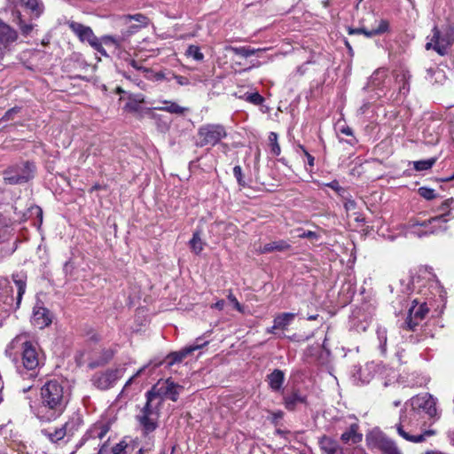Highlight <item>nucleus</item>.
Returning <instances> with one entry per match:
<instances>
[{
  "label": "nucleus",
  "mask_w": 454,
  "mask_h": 454,
  "mask_svg": "<svg viewBox=\"0 0 454 454\" xmlns=\"http://www.w3.org/2000/svg\"><path fill=\"white\" fill-rule=\"evenodd\" d=\"M17 243H18V239H16L12 246H10L5 251H4V255H11L12 254L15 250L17 249Z\"/></svg>",
  "instance_id": "56"
},
{
  "label": "nucleus",
  "mask_w": 454,
  "mask_h": 454,
  "mask_svg": "<svg viewBox=\"0 0 454 454\" xmlns=\"http://www.w3.org/2000/svg\"><path fill=\"white\" fill-rule=\"evenodd\" d=\"M129 64H130V66H131L132 67H134L135 69L139 70V69L141 68L140 67H138V65H137V61H136V60H134V59H131Z\"/></svg>",
  "instance_id": "63"
},
{
  "label": "nucleus",
  "mask_w": 454,
  "mask_h": 454,
  "mask_svg": "<svg viewBox=\"0 0 454 454\" xmlns=\"http://www.w3.org/2000/svg\"><path fill=\"white\" fill-rule=\"evenodd\" d=\"M354 376L356 379H358L362 384L369 383L370 380L373 378V374L372 373L368 365L360 368Z\"/></svg>",
  "instance_id": "37"
},
{
  "label": "nucleus",
  "mask_w": 454,
  "mask_h": 454,
  "mask_svg": "<svg viewBox=\"0 0 454 454\" xmlns=\"http://www.w3.org/2000/svg\"><path fill=\"white\" fill-rule=\"evenodd\" d=\"M35 172V164L25 161L7 168L4 173V180L9 184H24L34 177Z\"/></svg>",
  "instance_id": "8"
},
{
  "label": "nucleus",
  "mask_w": 454,
  "mask_h": 454,
  "mask_svg": "<svg viewBox=\"0 0 454 454\" xmlns=\"http://www.w3.org/2000/svg\"><path fill=\"white\" fill-rule=\"evenodd\" d=\"M125 23L131 21L132 20L141 23L145 24L146 23V17L143 14L137 13L135 15H126L122 17Z\"/></svg>",
  "instance_id": "49"
},
{
  "label": "nucleus",
  "mask_w": 454,
  "mask_h": 454,
  "mask_svg": "<svg viewBox=\"0 0 454 454\" xmlns=\"http://www.w3.org/2000/svg\"><path fill=\"white\" fill-rule=\"evenodd\" d=\"M12 231L11 219L0 215V239H6L11 234Z\"/></svg>",
  "instance_id": "31"
},
{
  "label": "nucleus",
  "mask_w": 454,
  "mask_h": 454,
  "mask_svg": "<svg viewBox=\"0 0 454 454\" xmlns=\"http://www.w3.org/2000/svg\"><path fill=\"white\" fill-rule=\"evenodd\" d=\"M121 376V369H108L105 372H96L91 378V382L97 388L107 390L113 387Z\"/></svg>",
  "instance_id": "11"
},
{
  "label": "nucleus",
  "mask_w": 454,
  "mask_h": 454,
  "mask_svg": "<svg viewBox=\"0 0 454 454\" xmlns=\"http://www.w3.org/2000/svg\"><path fill=\"white\" fill-rule=\"evenodd\" d=\"M162 106H155L154 109L165 111L169 114L177 115H184L189 111V108L181 106L177 103L173 101L164 100L162 101Z\"/></svg>",
  "instance_id": "27"
},
{
  "label": "nucleus",
  "mask_w": 454,
  "mask_h": 454,
  "mask_svg": "<svg viewBox=\"0 0 454 454\" xmlns=\"http://www.w3.org/2000/svg\"><path fill=\"white\" fill-rule=\"evenodd\" d=\"M379 448L383 454H402L396 443L389 438H381L379 442Z\"/></svg>",
  "instance_id": "28"
},
{
  "label": "nucleus",
  "mask_w": 454,
  "mask_h": 454,
  "mask_svg": "<svg viewBox=\"0 0 454 454\" xmlns=\"http://www.w3.org/2000/svg\"><path fill=\"white\" fill-rule=\"evenodd\" d=\"M230 302L232 303L233 307L240 313H244V307L239 302L237 298L232 294L231 292L227 296Z\"/></svg>",
  "instance_id": "53"
},
{
  "label": "nucleus",
  "mask_w": 454,
  "mask_h": 454,
  "mask_svg": "<svg viewBox=\"0 0 454 454\" xmlns=\"http://www.w3.org/2000/svg\"><path fill=\"white\" fill-rule=\"evenodd\" d=\"M143 97L141 95L137 96L136 99H129L125 104V109L129 112H138L140 110V103L143 102Z\"/></svg>",
  "instance_id": "44"
},
{
  "label": "nucleus",
  "mask_w": 454,
  "mask_h": 454,
  "mask_svg": "<svg viewBox=\"0 0 454 454\" xmlns=\"http://www.w3.org/2000/svg\"><path fill=\"white\" fill-rule=\"evenodd\" d=\"M230 51H232L235 55L240 56L242 58H248L254 55L257 51H260L261 49H254L251 47H231Z\"/></svg>",
  "instance_id": "35"
},
{
  "label": "nucleus",
  "mask_w": 454,
  "mask_h": 454,
  "mask_svg": "<svg viewBox=\"0 0 454 454\" xmlns=\"http://www.w3.org/2000/svg\"><path fill=\"white\" fill-rule=\"evenodd\" d=\"M68 27L82 43H87L102 56H108L106 49L100 45L99 38L95 35L91 27L76 21L68 22Z\"/></svg>",
  "instance_id": "9"
},
{
  "label": "nucleus",
  "mask_w": 454,
  "mask_h": 454,
  "mask_svg": "<svg viewBox=\"0 0 454 454\" xmlns=\"http://www.w3.org/2000/svg\"><path fill=\"white\" fill-rule=\"evenodd\" d=\"M102 188V186L98 184H95L90 189V192H93L95 191H98Z\"/></svg>",
  "instance_id": "62"
},
{
  "label": "nucleus",
  "mask_w": 454,
  "mask_h": 454,
  "mask_svg": "<svg viewBox=\"0 0 454 454\" xmlns=\"http://www.w3.org/2000/svg\"><path fill=\"white\" fill-rule=\"evenodd\" d=\"M454 208V198H450L442 202V204L435 209L440 212L438 215L431 217L428 220L423 222H418L412 223V227L415 226H427V223H447L450 219L454 217L451 210Z\"/></svg>",
  "instance_id": "13"
},
{
  "label": "nucleus",
  "mask_w": 454,
  "mask_h": 454,
  "mask_svg": "<svg viewBox=\"0 0 454 454\" xmlns=\"http://www.w3.org/2000/svg\"><path fill=\"white\" fill-rule=\"evenodd\" d=\"M426 227H429V230L426 231L425 234H434L440 231H445L447 230L446 223H427Z\"/></svg>",
  "instance_id": "46"
},
{
  "label": "nucleus",
  "mask_w": 454,
  "mask_h": 454,
  "mask_svg": "<svg viewBox=\"0 0 454 454\" xmlns=\"http://www.w3.org/2000/svg\"><path fill=\"white\" fill-rule=\"evenodd\" d=\"M155 388L146 392V403L136 417L145 436L154 432L159 426L158 420L162 399L155 395Z\"/></svg>",
  "instance_id": "4"
},
{
  "label": "nucleus",
  "mask_w": 454,
  "mask_h": 454,
  "mask_svg": "<svg viewBox=\"0 0 454 454\" xmlns=\"http://www.w3.org/2000/svg\"><path fill=\"white\" fill-rule=\"evenodd\" d=\"M305 403L306 396L302 395L299 390H294L284 396V404L288 411H294L298 404Z\"/></svg>",
  "instance_id": "26"
},
{
  "label": "nucleus",
  "mask_w": 454,
  "mask_h": 454,
  "mask_svg": "<svg viewBox=\"0 0 454 454\" xmlns=\"http://www.w3.org/2000/svg\"><path fill=\"white\" fill-rule=\"evenodd\" d=\"M305 157L307 159V164L312 168L315 164V158L309 152H305Z\"/></svg>",
  "instance_id": "57"
},
{
  "label": "nucleus",
  "mask_w": 454,
  "mask_h": 454,
  "mask_svg": "<svg viewBox=\"0 0 454 454\" xmlns=\"http://www.w3.org/2000/svg\"><path fill=\"white\" fill-rule=\"evenodd\" d=\"M407 403L409 409L427 423V420L437 417L435 399L429 394L415 395Z\"/></svg>",
  "instance_id": "5"
},
{
  "label": "nucleus",
  "mask_w": 454,
  "mask_h": 454,
  "mask_svg": "<svg viewBox=\"0 0 454 454\" xmlns=\"http://www.w3.org/2000/svg\"><path fill=\"white\" fill-rule=\"evenodd\" d=\"M233 176H235L239 186H247V183L244 179L242 168L240 166L237 165L233 168Z\"/></svg>",
  "instance_id": "48"
},
{
  "label": "nucleus",
  "mask_w": 454,
  "mask_h": 454,
  "mask_svg": "<svg viewBox=\"0 0 454 454\" xmlns=\"http://www.w3.org/2000/svg\"><path fill=\"white\" fill-rule=\"evenodd\" d=\"M301 239H309L310 240H318L320 235L312 231H303L301 233L298 235Z\"/></svg>",
  "instance_id": "50"
},
{
  "label": "nucleus",
  "mask_w": 454,
  "mask_h": 454,
  "mask_svg": "<svg viewBox=\"0 0 454 454\" xmlns=\"http://www.w3.org/2000/svg\"><path fill=\"white\" fill-rule=\"evenodd\" d=\"M419 194L427 200H432L437 198V193L432 188L422 186L418 190Z\"/></svg>",
  "instance_id": "45"
},
{
  "label": "nucleus",
  "mask_w": 454,
  "mask_h": 454,
  "mask_svg": "<svg viewBox=\"0 0 454 454\" xmlns=\"http://www.w3.org/2000/svg\"><path fill=\"white\" fill-rule=\"evenodd\" d=\"M428 312L429 309L426 302L419 303L417 300H414L412 306L409 309L404 328L413 332L417 331V327L425 319Z\"/></svg>",
  "instance_id": "12"
},
{
  "label": "nucleus",
  "mask_w": 454,
  "mask_h": 454,
  "mask_svg": "<svg viewBox=\"0 0 454 454\" xmlns=\"http://www.w3.org/2000/svg\"><path fill=\"white\" fill-rule=\"evenodd\" d=\"M35 210L37 212L38 216H40V222H42V217H43V211H42V209L40 207H36Z\"/></svg>",
  "instance_id": "64"
},
{
  "label": "nucleus",
  "mask_w": 454,
  "mask_h": 454,
  "mask_svg": "<svg viewBox=\"0 0 454 454\" xmlns=\"http://www.w3.org/2000/svg\"><path fill=\"white\" fill-rule=\"evenodd\" d=\"M453 42L454 31L450 26H445L442 28L434 27L430 41L426 44V49H433L439 55L444 56L447 54L448 49L452 45Z\"/></svg>",
  "instance_id": "6"
},
{
  "label": "nucleus",
  "mask_w": 454,
  "mask_h": 454,
  "mask_svg": "<svg viewBox=\"0 0 454 454\" xmlns=\"http://www.w3.org/2000/svg\"><path fill=\"white\" fill-rule=\"evenodd\" d=\"M339 132L340 134H343V135H346V136H348L349 138L344 140V142H346L347 144L350 145H355L356 143H357V139L356 138V137L353 135V130L351 128H349L348 126H342L339 129ZM340 142H343V139L342 138H340Z\"/></svg>",
  "instance_id": "38"
},
{
  "label": "nucleus",
  "mask_w": 454,
  "mask_h": 454,
  "mask_svg": "<svg viewBox=\"0 0 454 454\" xmlns=\"http://www.w3.org/2000/svg\"><path fill=\"white\" fill-rule=\"evenodd\" d=\"M295 318L294 313L285 312L277 315L273 320V325L266 329L267 333L278 334L277 331H286Z\"/></svg>",
  "instance_id": "17"
},
{
  "label": "nucleus",
  "mask_w": 454,
  "mask_h": 454,
  "mask_svg": "<svg viewBox=\"0 0 454 454\" xmlns=\"http://www.w3.org/2000/svg\"><path fill=\"white\" fill-rule=\"evenodd\" d=\"M189 244L192 251L196 254H199L203 250L204 243L201 240L200 231L193 232Z\"/></svg>",
  "instance_id": "36"
},
{
  "label": "nucleus",
  "mask_w": 454,
  "mask_h": 454,
  "mask_svg": "<svg viewBox=\"0 0 454 454\" xmlns=\"http://www.w3.org/2000/svg\"><path fill=\"white\" fill-rule=\"evenodd\" d=\"M409 79L410 75L406 73H402L396 76V82L399 84V94L406 96L410 91Z\"/></svg>",
  "instance_id": "30"
},
{
  "label": "nucleus",
  "mask_w": 454,
  "mask_h": 454,
  "mask_svg": "<svg viewBox=\"0 0 454 454\" xmlns=\"http://www.w3.org/2000/svg\"><path fill=\"white\" fill-rule=\"evenodd\" d=\"M155 388V395L160 397L162 396L170 399L173 402L177 401L180 391L184 389V387L175 383L170 379L166 380L163 382H158L153 388Z\"/></svg>",
  "instance_id": "14"
},
{
  "label": "nucleus",
  "mask_w": 454,
  "mask_h": 454,
  "mask_svg": "<svg viewBox=\"0 0 454 454\" xmlns=\"http://www.w3.org/2000/svg\"><path fill=\"white\" fill-rule=\"evenodd\" d=\"M387 329L381 326H379L376 331L377 339L379 341V349L380 354L385 356L387 354Z\"/></svg>",
  "instance_id": "29"
},
{
  "label": "nucleus",
  "mask_w": 454,
  "mask_h": 454,
  "mask_svg": "<svg viewBox=\"0 0 454 454\" xmlns=\"http://www.w3.org/2000/svg\"><path fill=\"white\" fill-rule=\"evenodd\" d=\"M75 430L76 425L74 421L69 420L67 421L60 427L56 428L53 432H51L48 429H43L41 433L43 435L47 437L51 442L57 443L59 441L63 440L66 436L73 435Z\"/></svg>",
  "instance_id": "15"
},
{
  "label": "nucleus",
  "mask_w": 454,
  "mask_h": 454,
  "mask_svg": "<svg viewBox=\"0 0 454 454\" xmlns=\"http://www.w3.org/2000/svg\"><path fill=\"white\" fill-rule=\"evenodd\" d=\"M225 305L224 300H218L215 303H214L211 308L216 309L218 310H222Z\"/></svg>",
  "instance_id": "59"
},
{
  "label": "nucleus",
  "mask_w": 454,
  "mask_h": 454,
  "mask_svg": "<svg viewBox=\"0 0 454 454\" xmlns=\"http://www.w3.org/2000/svg\"><path fill=\"white\" fill-rule=\"evenodd\" d=\"M318 445L322 454H345L343 447L330 436L324 435L320 437Z\"/></svg>",
  "instance_id": "19"
},
{
  "label": "nucleus",
  "mask_w": 454,
  "mask_h": 454,
  "mask_svg": "<svg viewBox=\"0 0 454 454\" xmlns=\"http://www.w3.org/2000/svg\"><path fill=\"white\" fill-rule=\"evenodd\" d=\"M243 98L254 106H260L264 102V98L258 92L246 93Z\"/></svg>",
  "instance_id": "42"
},
{
  "label": "nucleus",
  "mask_w": 454,
  "mask_h": 454,
  "mask_svg": "<svg viewBox=\"0 0 454 454\" xmlns=\"http://www.w3.org/2000/svg\"><path fill=\"white\" fill-rule=\"evenodd\" d=\"M387 76V71L385 69H377L370 77L369 85L376 88L379 87Z\"/></svg>",
  "instance_id": "33"
},
{
  "label": "nucleus",
  "mask_w": 454,
  "mask_h": 454,
  "mask_svg": "<svg viewBox=\"0 0 454 454\" xmlns=\"http://www.w3.org/2000/svg\"><path fill=\"white\" fill-rule=\"evenodd\" d=\"M270 152L273 155L278 156L281 153L280 145L278 143V134L270 132L269 135Z\"/></svg>",
  "instance_id": "41"
},
{
  "label": "nucleus",
  "mask_w": 454,
  "mask_h": 454,
  "mask_svg": "<svg viewBox=\"0 0 454 454\" xmlns=\"http://www.w3.org/2000/svg\"><path fill=\"white\" fill-rule=\"evenodd\" d=\"M416 414L409 409L408 403H405L401 410L395 429L397 434L407 442L419 443L435 434V431L426 429L427 422Z\"/></svg>",
  "instance_id": "3"
},
{
  "label": "nucleus",
  "mask_w": 454,
  "mask_h": 454,
  "mask_svg": "<svg viewBox=\"0 0 454 454\" xmlns=\"http://www.w3.org/2000/svg\"><path fill=\"white\" fill-rule=\"evenodd\" d=\"M21 347V364L16 365L17 371L23 375L26 372H29V377H35L38 369L43 365L44 357L38 346L27 340L26 334H19L12 340L5 349V355L9 356L14 364L18 359L12 356V350Z\"/></svg>",
  "instance_id": "2"
},
{
  "label": "nucleus",
  "mask_w": 454,
  "mask_h": 454,
  "mask_svg": "<svg viewBox=\"0 0 454 454\" xmlns=\"http://www.w3.org/2000/svg\"><path fill=\"white\" fill-rule=\"evenodd\" d=\"M100 45L104 47L106 46H114V48H119L121 45V41L119 38H116L112 35H104L99 38Z\"/></svg>",
  "instance_id": "43"
},
{
  "label": "nucleus",
  "mask_w": 454,
  "mask_h": 454,
  "mask_svg": "<svg viewBox=\"0 0 454 454\" xmlns=\"http://www.w3.org/2000/svg\"><path fill=\"white\" fill-rule=\"evenodd\" d=\"M198 140L195 145L197 147L207 145L215 146L223 138L227 137V131L223 125L218 123H207L201 125L197 132Z\"/></svg>",
  "instance_id": "7"
},
{
  "label": "nucleus",
  "mask_w": 454,
  "mask_h": 454,
  "mask_svg": "<svg viewBox=\"0 0 454 454\" xmlns=\"http://www.w3.org/2000/svg\"><path fill=\"white\" fill-rule=\"evenodd\" d=\"M348 454H367L365 450L362 448L355 447L353 448Z\"/></svg>",
  "instance_id": "60"
},
{
  "label": "nucleus",
  "mask_w": 454,
  "mask_h": 454,
  "mask_svg": "<svg viewBox=\"0 0 454 454\" xmlns=\"http://www.w3.org/2000/svg\"><path fill=\"white\" fill-rule=\"evenodd\" d=\"M15 22L19 25L20 29L24 35H27L31 33L33 30L34 26L32 24H26L21 17V14L20 12H17Z\"/></svg>",
  "instance_id": "39"
},
{
  "label": "nucleus",
  "mask_w": 454,
  "mask_h": 454,
  "mask_svg": "<svg viewBox=\"0 0 454 454\" xmlns=\"http://www.w3.org/2000/svg\"><path fill=\"white\" fill-rule=\"evenodd\" d=\"M169 73H171L170 71L168 72H163V71H160V72H157L154 74L153 75V79L155 81H167V82H170L172 80L171 78V75L169 74Z\"/></svg>",
  "instance_id": "54"
},
{
  "label": "nucleus",
  "mask_w": 454,
  "mask_h": 454,
  "mask_svg": "<svg viewBox=\"0 0 454 454\" xmlns=\"http://www.w3.org/2000/svg\"><path fill=\"white\" fill-rule=\"evenodd\" d=\"M356 420L357 419L354 415L335 418L331 424V430L335 434H338L340 431L342 433L347 430L348 425H353Z\"/></svg>",
  "instance_id": "24"
},
{
  "label": "nucleus",
  "mask_w": 454,
  "mask_h": 454,
  "mask_svg": "<svg viewBox=\"0 0 454 454\" xmlns=\"http://www.w3.org/2000/svg\"><path fill=\"white\" fill-rule=\"evenodd\" d=\"M359 429L360 427L358 419L353 425H348V428L340 435L341 442L348 445L361 442L363 440V434Z\"/></svg>",
  "instance_id": "18"
},
{
  "label": "nucleus",
  "mask_w": 454,
  "mask_h": 454,
  "mask_svg": "<svg viewBox=\"0 0 454 454\" xmlns=\"http://www.w3.org/2000/svg\"><path fill=\"white\" fill-rule=\"evenodd\" d=\"M266 381L273 392H279L283 388L285 373L279 369H274L270 374L267 375Z\"/></svg>",
  "instance_id": "23"
},
{
  "label": "nucleus",
  "mask_w": 454,
  "mask_h": 454,
  "mask_svg": "<svg viewBox=\"0 0 454 454\" xmlns=\"http://www.w3.org/2000/svg\"><path fill=\"white\" fill-rule=\"evenodd\" d=\"M12 4H20L30 12L33 19H38L44 11L42 0H8Z\"/></svg>",
  "instance_id": "20"
},
{
  "label": "nucleus",
  "mask_w": 454,
  "mask_h": 454,
  "mask_svg": "<svg viewBox=\"0 0 454 454\" xmlns=\"http://www.w3.org/2000/svg\"><path fill=\"white\" fill-rule=\"evenodd\" d=\"M351 323V327L357 333L365 332L370 325V323L367 320L358 321L356 318H353Z\"/></svg>",
  "instance_id": "47"
},
{
  "label": "nucleus",
  "mask_w": 454,
  "mask_h": 454,
  "mask_svg": "<svg viewBox=\"0 0 454 454\" xmlns=\"http://www.w3.org/2000/svg\"><path fill=\"white\" fill-rule=\"evenodd\" d=\"M207 343L208 341H205L202 344H193L185 347L179 351L171 352L166 356L164 363L166 364L167 367H171L175 364L181 363L187 356L192 354L193 351L198 350L202 347L206 346Z\"/></svg>",
  "instance_id": "16"
},
{
  "label": "nucleus",
  "mask_w": 454,
  "mask_h": 454,
  "mask_svg": "<svg viewBox=\"0 0 454 454\" xmlns=\"http://www.w3.org/2000/svg\"><path fill=\"white\" fill-rule=\"evenodd\" d=\"M448 438L452 445H454V428L450 429L447 433Z\"/></svg>",
  "instance_id": "61"
},
{
  "label": "nucleus",
  "mask_w": 454,
  "mask_h": 454,
  "mask_svg": "<svg viewBox=\"0 0 454 454\" xmlns=\"http://www.w3.org/2000/svg\"><path fill=\"white\" fill-rule=\"evenodd\" d=\"M17 37V32L0 20V51L4 50L10 43L14 42Z\"/></svg>",
  "instance_id": "22"
},
{
  "label": "nucleus",
  "mask_w": 454,
  "mask_h": 454,
  "mask_svg": "<svg viewBox=\"0 0 454 454\" xmlns=\"http://www.w3.org/2000/svg\"><path fill=\"white\" fill-rule=\"evenodd\" d=\"M19 111L18 108L14 107L12 109H9L4 115L3 119L4 120H10L13 114L17 113Z\"/></svg>",
  "instance_id": "58"
},
{
  "label": "nucleus",
  "mask_w": 454,
  "mask_h": 454,
  "mask_svg": "<svg viewBox=\"0 0 454 454\" xmlns=\"http://www.w3.org/2000/svg\"><path fill=\"white\" fill-rule=\"evenodd\" d=\"M107 432H108V427L102 426L100 427L94 428L91 433L93 434V437H98L99 439H102L106 434Z\"/></svg>",
  "instance_id": "55"
},
{
  "label": "nucleus",
  "mask_w": 454,
  "mask_h": 454,
  "mask_svg": "<svg viewBox=\"0 0 454 454\" xmlns=\"http://www.w3.org/2000/svg\"><path fill=\"white\" fill-rule=\"evenodd\" d=\"M426 72V79L429 80L430 82H442V80L445 78L443 71L438 67H428L427 68Z\"/></svg>",
  "instance_id": "34"
},
{
  "label": "nucleus",
  "mask_w": 454,
  "mask_h": 454,
  "mask_svg": "<svg viewBox=\"0 0 454 454\" xmlns=\"http://www.w3.org/2000/svg\"><path fill=\"white\" fill-rule=\"evenodd\" d=\"M365 20H374V24L371 26L363 25L359 28H349L348 34H364L367 37H372L377 35H380L385 33L388 28V22L383 19H376L375 15L372 12L367 13V18Z\"/></svg>",
  "instance_id": "10"
},
{
  "label": "nucleus",
  "mask_w": 454,
  "mask_h": 454,
  "mask_svg": "<svg viewBox=\"0 0 454 454\" xmlns=\"http://www.w3.org/2000/svg\"><path fill=\"white\" fill-rule=\"evenodd\" d=\"M32 324L43 329L51 323V314L50 310L44 307H35L33 311Z\"/></svg>",
  "instance_id": "21"
},
{
  "label": "nucleus",
  "mask_w": 454,
  "mask_h": 454,
  "mask_svg": "<svg viewBox=\"0 0 454 454\" xmlns=\"http://www.w3.org/2000/svg\"><path fill=\"white\" fill-rule=\"evenodd\" d=\"M185 54L187 57H191L197 61H202L204 59V54L197 45H190L187 48Z\"/></svg>",
  "instance_id": "40"
},
{
  "label": "nucleus",
  "mask_w": 454,
  "mask_h": 454,
  "mask_svg": "<svg viewBox=\"0 0 454 454\" xmlns=\"http://www.w3.org/2000/svg\"><path fill=\"white\" fill-rule=\"evenodd\" d=\"M291 248V245L284 239L274 240L267 243L259 248L260 254H269L272 252H284Z\"/></svg>",
  "instance_id": "25"
},
{
  "label": "nucleus",
  "mask_w": 454,
  "mask_h": 454,
  "mask_svg": "<svg viewBox=\"0 0 454 454\" xmlns=\"http://www.w3.org/2000/svg\"><path fill=\"white\" fill-rule=\"evenodd\" d=\"M437 159L433 157L427 160L412 161L413 168L416 171H425L433 168Z\"/></svg>",
  "instance_id": "32"
},
{
  "label": "nucleus",
  "mask_w": 454,
  "mask_h": 454,
  "mask_svg": "<svg viewBox=\"0 0 454 454\" xmlns=\"http://www.w3.org/2000/svg\"><path fill=\"white\" fill-rule=\"evenodd\" d=\"M127 447L128 444L126 442H121L113 447L112 454H127Z\"/></svg>",
  "instance_id": "52"
},
{
  "label": "nucleus",
  "mask_w": 454,
  "mask_h": 454,
  "mask_svg": "<svg viewBox=\"0 0 454 454\" xmlns=\"http://www.w3.org/2000/svg\"><path fill=\"white\" fill-rule=\"evenodd\" d=\"M169 74L171 75L172 80H176L177 84L180 86H187L191 83L190 80L185 76L178 75L174 73H169Z\"/></svg>",
  "instance_id": "51"
},
{
  "label": "nucleus",
  "mask_w": 454,
  "mask_h": 454,
  "mask_svg": "<svg viewBox=\"0 0 454 454\" xmlns=\"http://www.w3.org/2000/svg\"><path fill=\"white\" fill-rule=\"evenodd\" d=\"M71 396L67 383L59 379L46 380L40 388L39 403L34 414L42 422H51L65 411Z\"/></svg>",
  "instance_id": "1"
}]
</instances>
